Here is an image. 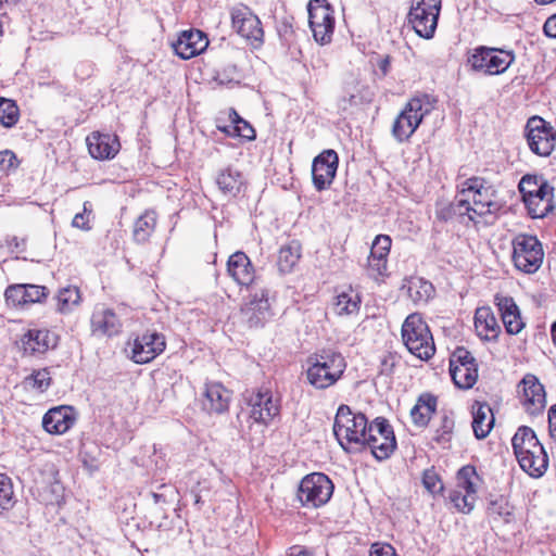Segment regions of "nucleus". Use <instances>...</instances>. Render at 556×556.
<instances>
[{"instance_id":"f257e3e1","label":"nucleus","mask_w":556,"mask_h":556,"mask_svg":"<svg viewBox=\"0 0 556 556\" xmlns=\"http://www.w3.org/2000/svg\"><path fill=\"white\" fill-rule=\"evenodd\" d=\"M369 426L365 414L353 412L349 405L341 404L334 416L333 434L346 453H359L364 451Z\"/></svg>"},{"instance_id":"f03ea898","label":"nucleus","mask_w":556,"mask_h":556,"mask_svg":"<svg viewBox=\"0 0 556 556\" xmlns=\"http://www.w3.org/2000/svg\"><path fill=\"white\" fill-rule=\"evenodd\" d=\"M306 379L317 390L334 386L346 369L343 355L333 349H321L307 359Z\"/></svg>"},{"instance_id":"7ed1b4c3","label":"nucleus","mask_w":556,"mask_h":556,"mask_svg":"<svg viewBox=\"0 0 556 556\" xmlns=\"http://www.w3.org/2000/svg\"><path fill=\"white\" fill-rule=\"evenodd\" d=\"M518 188L528 214L532 218H544L554 211V188L542 175H525Z\"/></svg>"},{"instance_id":"20e7f679","label":"nucleus","mask_w":556,"mask_h":556,"mask_svg":"<svg viewBox=\"0 0 556 556\" xmlns=\"http://www.w3.org/2000/svg\"><path fill=\"white\" fill-rule=\"evenodd\" d=\"M432 109L428 94L412 98L393 122L391 130L393 138L399 143L408 141Z\"/></svg>"},{"instance_id":"39448f33","label":"nucleus","mask_w":556,"mask_h":556,"mask_svg":"<svg viewBox=\"0 0 556 556\" xmlns=\"http://www.w3.org/2000/svg\"><path fill=\"white\" fill-rule=\"evenodd\" d=\"M402 339L407 350L421 361L430 359L435 353L430 329L418 313L408 315L404 320Z\"/></svg>"},{"instance_id":"423d86ee","label":"nucleus","mask_w":556,"mask_h":556,"mask_svg":"<svg viewBox=\"0 0 556 556\" xmlns=\"http://www.w3.org/2000/svg\"><path fill=\"white\" fill-rule=\"evenodd\" d=\"M513 262L526 274H534L543 263L544 250L541 241L532 235L519 233L513 239Z\"/></svg>"},{"instance_id":"0eeeda50","label":"nucleus","mask_w":556,"mask_h":556,"mask_svg":"<svg viewBox=\"0 0 556 556\" xmlns=\"http://www.w3.org/2000/svg\"><path fill=\"white\" fill-rule=\"evenodd\" d=\"M466 192L473 193L471 210L475 215H496L502 208V203L496 199V189L483 177L473 176L466 179L459 193L464 195Z\"/></svg>"},{"instance_id":"6e6552de","label":"nucleus","mask_w":556,"mask_h":556,"mask_svg":"<svg viewBox=\"0 0 556 556\" xmlns=\"http://www.w3.org/2000/svg\"><path fill=\"white\" fill-rule=\"evenodd\" d=\"M334 485L329 477L323 472H312L300 481L296 497L302 506L318 508L329 502Z\"/></svg>"},{"instance_id":"1a4fd4ad","label":"nucleus","mask_w":556,"mask_h":556,"mask_svg":"<svg viewBox=\"0 0 556 556\" xmlns=\"http://www.w3.org/2000/svg\"><path fill=\"white\" fill-rule=\"evenodd\" d=\"M397 443L392 426L384 417H377L368 427L364 450L369 447L378 462L386 460L396 450Z\"/></svg>"},{"instance_id":"9d476101","label":"nucleus","mask_w":556,"mask_h":556,"mask_svg":"<svg viewBox=\"0 0 556 556\" xmlns=\"http://www.w3.org/2000/svg\"><path fill=\"white\" fill-rule=\"evenodd\" d=\"M515 53L511 50L479 46L473 49L468 62L476 72L486 75H501L514 63Z\"/></svg>"},{"instance_id":"9b49d317","label":"nucleus","mask_w":556,"mask_h":556,"mask_svg":"<svg viewBox=\"0 0 556 556\" xmlns=\"http://www.w3.org/2000/svg\"><path fill=\"white\" fill-rule=\"evenodd\" d=\"M441 11V0H413L408 22L416 34L425 39L434 36Z\"/></svg>"},{"instance_id":"f8f14e48","label":"nucleus","mask_w":556,"mask_h":556,"mask_svg":"<svg viewBox=\"0 0 556 556\" xmlns=\"http://www.w3.org/2000/svg\"><path fill=\"white\" fill-rule=\"evenodd\" d=\"M525 137L532 153L549 156L556 146V130L541 116L534 115L527 121Z\"/></svg>"},{"instance_id":"ddd939ff","label":"nucleus","mask_w":556,"mask_h":556,"mask_svg":"<svg viewBox=\"0 0 556 556\" xmlns=\"http://www.w3.org/2000/svg\"><path fill=\"white\" fill-rule=\"evenodd\" d=\"M309 27L320 45L331 41L334 31V11L327 0H309L307 4Z\"/></svg>"},{"instance_id":"4468645a","label":"nucleus","mask_w":556,"mask_h":556,"mask_svg":"<svg viewBox=\"0 0 556 556\" xmlns=\"http://www.w3.org/2000/svg\"><path fill=\"white\" fill-rule=\"evenodd\" d=\"M338 166L339 156L332 149L324 150L314 157L312 163V180L317 191L326 190L331 186L337 175Z\"/></svg>"},{"instance_id":"2eb2a0df","label":"nucleus","mask_w":556,"mask_h":556,"mask_svg":"<svg viewBox=\"0 0 556 556\" xmlns=\"http://www.w3.org/2000/svg\"><path fill=\"white\" fill-rule=\"evenodd\" d=\"M166 348L165 337L156 331L147 330L134 340L131 359L137 364H147L157 357Z\"/></svg>"},{"instance_id":"dca6fc26","label":"nucleus","mask_w":556,"mask_h":556,"mask_svg":"<svg viewBox=\"0 0 556 556\" xmlns=\"http://www.w3.org/2000/svg\"><path fill=\"white\" fill-rule=\"evenodd\" d=\"M249 410L247 417L255 422L268 425L275 416L279 414V405L273 400V394L269 390H258L256 393L251 394L248 401ZM245 413L238 414V419L244 416Z\"/></svg>"},{"instance_id":"f3484780","label":"nucleus","mask_w":556,"mask_h":556,"mask_svg":"<svg viewBox=\"0 0 556 556\" xmlns=\"http://www.w3.org/2000/svg\"><path fill=\"white\" fill-rule=\"evenodd\" d=\"M231 23L233 29L243 38L253 42H263L264 30L260 18L245 5L231 9Z\"/></svg>"},{"instance_id":"a211bd4d","label":"nucleus","mask_w":556,"mask_h":556,"mask_svg":"<svg viewBox=\"0 0 556 556\" xmlns=\"http://www.w3.org/2000/svg\"><path fill=\"white\" fill-rule=\"evenodd\" d=\"M522 396L521 404L531 416L543 413L546 406V394L542 383L534 375H526L521 380Z\"/></svg>"},{"instance_id":"6ab92c4d","label":"nucleus","mask_w":556,"mask_h":556,"mask_svg":"<svg viewBox=\"0 0 556 556\" xmlns=\"http://www.w3.org/2000/svg\"><path fill=\"white\" fill-rule=\"evenodd\" d=\"M208 46L206 35L200 29L184 30L173 43L175 53L182 60L199 55Z\"/></svg>"},{"instance_id":"aec40b11","label":"nucleus","mask_w":556,"mask_h":556,"mask_svg":"<svg viewBox=\"0 0 556 556\" xmlns=\"http://www.w3.org/2000/svg\"><path fill=\"white\" fill-rule=\"evenodd\" d=\"M242 313L250 328L263 327L270 317L268 290L262 289L251 295L249 302L242 308Z\"/></svg>"},{"instance_id":"412c9836","label":"nucleus","mask_w":556,"mask_h":556,"mask_svg":"<svg viewBox=\"0 0 556 556\" xmlns=\"http://www.w3.org/2000/svg\"><path fill=\"white\" fill-rule=\"evenodd\" d=\"M91 332L97 337H113L122 331L123 324L112 308L98 306L90 319Z\"/></svg>"},{"instance_id":"4be33fe9","label":"nucleus","mask_w":556,"mask_h":556,"mask_svg":"<svg viewBox=\"0 0 556 556\" xmlns=\"http://www.w3.org/2000/svg\"><path fill=\"white\" fill-rule=\"evenodd\" d=\"M229 276L241 287H250L255 280V270L244 252L237 251L227 262Z\"/></svg>"},{"instance_id":"5701e85b","label":"nucleus","mask_w":556,"mask_h":556,"mask_svg":"<svg viewBox=\"0 0 556 556\" xmlns=\"http://www.w3.org/2000/svg\"><path fill=\"white\" fill-rule=\"evenodd\" d=\"M86 141L90 155L97 160L113 159L121 147L117 136L110 134L92 132Z\"/></svg>"},{"instance_id":"b1692460","label":"nucleus","mask_w":556,"mask_h":556,"mask_svg":"<svg viewBox=\"0 0 556 556\" xmlns=\"http://www.w3.org/2000/svg\"><path fill=\"white\" fill-rule=\"evenodd\" d=\"M74 422L73 409L70 406L52 407L42 417V428L50 434H63Z\"/></svg>"},{"instance_id":"393cba45","label":"nucleus","mask_w":556,"mask_h":556,"mask_svg":"<svg viewBox=\"0 0 556 556\" xmlns=\"http://www.w3.org/2000/svg\"><path fill=\"white\" fill-rule=\"evenodd\" d=\"M56 343V336L49 330L30 329L21 338V348L28 355L43 354Z\"/></svg>"},{"instance_id":"a878e982","label":"nucleus","mask_w":556,"mask_h":556,"mask_svg":"<svg viewBox=\"0 0 556 556\" xmlns=\"http://www.w3.org/2000/svg\"><path fill=\"white\" fill-rule=\"evenodd\" d=\"M496 301L506 332L509 334L519 333L523 329L525 323L514 299L510 296H496Z\"/></svg>"},{"instance_id":"bb28decb","label":"nucleus","mask_w":556,"mask_h":556,"mask_svg":"<svg viewBox=\"0 0 556 556\" xmlns=\"http://www.w3.org/2000/svg\"><path fill=\"white\" fill-rule=\"evenodd\" d=\"M204 396L203 407L208 413L223 414L228 410L230 393L222 383H206Z\"/></svg>"},{"instance_id":"cd10ccee","label":"nucleus","mask_w":556,"mask_h":556,"mask_svg":"<svg viewBox=\"0 0 556 556\" xmlns=\"http://www.w3.org/2000/svg\"><path fill=\"white\" fill-rule=\"evenodd\" d=\"M517 460L523 471L533 478L542 477L548 467V456L544 446L538 450H528L523 455H518Z\"/></svg>"},{"instance_id":"c85d7f7f","label":"nucleus","mask_w":556,"mask_h":556,"mask_svg":"<svg viewBox=\"0 0 556 556\" xmlns=\"http://www.w3.org/2000/svg\"><path fill=\"white\" fill-rule=\"evenodd\" d=\"M492 408L486 403L476 402L472 405V430L478 440L485 439L494 426Z\"/></svg>"},{"instance_id":"c756f323","label":"nucleus","mask_w":556,"mask_h":556,"mask_svg":"<svg viewBox=\"0 0 556 556\" xmlns=\"http://www.w3.org/2000/svg\"><path fill=\"white\" fill-rule=\"evenodd\" d=\"M438 399L431 393H421L410 409V417L416 427L425 428L429 425L437 410Z\"/></svg>"},{"instance_id":"7c9ffc66","label":"nucleus","mask_w":556,"mask_h":556,"mask_svg":"<svg viewBox=\"0 0 556 556\" xmlns=\"http://www.w3.org/2000/svg\"><path fill=\"white\" fill-rule=\"evenodd\" d=\"M475 328L477 334L486 341L496 340L501 332V327L490 307L477 308Z\"/></svg>"},{"instance_id":"2f4dec72","label":"nucleus","mask_w":556,"mask_h":556,"mask_svg":"<svg viewBox=\"0 0 556 556\" xmlns=\"http://www.w3.org/2000/svg\"><path fill=\"white\" fill-rule=\"evenodd\" d=\"M471 213V204L468 199L462 198L450 203H437L435 216L439 220L444 223L455 217H464L465 215H467L470 220H475V216Z\"/></svg>"},{"instance_id":"473e14b6","label":"nucleus","mask_w":556,"mask_h":556,"mask_svg":"<svg viewBox=\"0 0 556 556\" xmlns=\"http://www.w3.org/2000/svg\"><path fill=\"white\" fill-rule=\"evenodd\" d=\"M370 93L368 88L361 84L357 79H352L345 84L343 96L339 100V108L346 111L351 106L369 102Z\"/></svg>"},{"instance_id":"72a5a7b5","label":"nucleus","mask_w":556,"mask_h":556,"mask_svg":"<svg viewBox=\"0 0 556 556\" xmlns=\"http://www.w3.org/2000/svg\"><path fill=\"white\" fill-rule=\"evenodd\" d=\"M157 214L153 210H147L135 222L132 228L134 241L138 244H144L155 230Z\"/></svg>"},{"instance_id":"f704fd0d","label":"nucleus","mask_w":556,"mask_h":556,"mask_svg":"<svg viewBox=\"0 0 556 556\" xmlns=\"http://www.w3.org/2000/svg\"><path fill=\"white\" fill-rule=\"evenodd\" d=\"M216 184L218 189L225 195L236 197L238 193H240L244 181L243 176L239 170L227 167L219 172L216 177Z\"/></svg>"},{"instance_id":"c9c22d12","label":"nucleus","mask_w":556,"mask_h":556,"mask_svg":"<svg viewBox=\"0 0 556 556\" xmlns=\"http://www.w3.org/2000/svg\"><path fill=\"white\" fill-rule=\"evenodd\" d=\"M511 445L515 456L523 455L528 450H538L543 445L536 438L535 432L527 426H521L517 429L511 439Z\"/></svg>"},{"instance_id":"e433bc0d","label":"nucleus","mask_w":556,"mask_h":556,"mask_svg":"<svg viewBox=\"0 0 556 556\" xmlns=\"http://www.w3.org/2000/svg\"><path fill=\"white\" fill-rule=\"evenodd\" d=\"M435 290L433 285L420 277H412L407 280V293L416 304H426L432 299Z\"/></svg>"},{"instance_id":"4c0bfd02","label":"nucleus","mask_w":556,"mask_h":556,"mask_svg":"<svg viewBox=\"0 0 556 556\" xmlns=\"http://www.w3.org/2000/svg\"><path fill=\"white\" fill-rule=\"evenodd\" d=\"M301 257V245L298 241H292L280 248L278 253L277 266L280 273L288 274L292 271Z\"/></svg>"},{"instance_id":"58836bf2","label":"nucleus","mask_w":556,"mask_h":556,"mask_svg":"<svg viewBox=\"0 0 556 556\" xmlns=\"http://www.w3.org/2000/svg\"><path fill=\"white\" fill-rule=\"evenodd\" d=\"M450 374L454 384L463 390L473 387L478 379V366L460 367L458 365L450 366Z\"/></svg>"},{"instance_id":"ea45409f","label":"nucleus","mask_w":556,"mask_h":556,"mask_svg":"<svg viewBox=\"0 0 556 556\" xmlns=\"http://www.w3.org/2000/svg\"><path fill=\"white\" fill-rule=\"evenodd\" d=\"M486 511L494 520H502L508 523L511 520L514 507L505 496L498 495L494 498H490Z\"/></svg>"},{"instance_id":"a19ab883","label":"nucleus","mask_w":556,"mask_h":556,"mask_svg":"<svg viewBox=\"0 0 556 556\" xmlns=\"http://www.w3.org/2000/svg\"><path fill=\"white\" fill-rule=\"evenodd\" d=\"M359 307L361 298L352 291L338 294L333 303V311L339 316L356 314Z\"/></svg>"},{"instance_id":"79ce46f5","label":"nucleus","mask_w":556,"mask_h":556,"mask_svg":"<svg viewBox=\"0 0 556 556\" xmlns=\"http://www.w3.org/2000/svg\"><path fill=\"white\" fill-rule=\"evenodd\" d=\"M455 421L451 414L444 413L441 416L439 426L434 429L432 441L438 445L446 448L450 447V443L453 438Z\"/></svg>"},{"instance_id":"37998d69","label":"nucleus","mask_w":556,"mask_h":556,"mask_svg":"<svg viewBox=\"0 0 556 556\" xmlns=\"http://www.w3.org/2000/svg\"><path fill=\"white\" fill-rule=\"evenodd\" d=\"M479 480L476 467L472 465L463 466L456 475L457 488L467 493H477L476 481Z\"/></svg>"},{"instance_id":"c03bdc74","label":"nucleus","mask_w":556,"mask_h":556,"mask_svg":"<svg viewBox=\"0 0 556 556\" xmlns=\"http://www.w3.org/2000/svg\"><path fill=\"white\" fill-rule=\"evenodd\" d=\"M20 117V110L13 100L0 98V124L7 128L13 127Z\"/></svg>"},{"instance_id":"a18cd8bd","label":"nucleus","mask_w":556,"mask_h":556,"mask_svg":"<svg viewBox=\"0 0 556 556\" xmlns=\"http://www.w3.org/2000/svg\"><path fill=\"white\" fill-rule=\"evenodd\" d=\"M51 375L48 368L34 370L28 377L25 378L24 383L39 392H46L51 386Z\"/></svg>"},{"instance_id":"49530a36","label":"nucleus","mask_w":556,"mask_h":556,"mask_svg":"<svg viewBox=\"0 0 556 556\" xmlns=\"http://www.w3.org/2000/svg\"><path fill=\"white\" fill-rule=\"evenodd\" d=\"M448 498L455 508L463 514H469L476 503V494L467 492L464 494L460 490H452L448 494Z\"/></svg>"},{"instance_id":"de8ad7c7","label":"nucleus","mask_w":556,"mask_h":556,"mask_svg":"<svg viewBox=\"0 0 556 556\" xmlns=\"http://www.w3.org/2000/svg\"><path fill=\"white\" fill-rule=\"evenodd\" d=\"M58 309L62 313L70 311L80 300L79 289L77 287H66L59 291L56 295Z\"/></svg>"},{"instance_id":"09e8293b","label":"nucleus","mask_w":556,"mask_h":556,"mask_svg":"<svg viewBox=\"0 0 556 556\" xmlns=\"http://www.w3.org/2000/svg\"><path fill=\"white\" fill-rule=\"evenodd\" d=\"M15 503L13 483L7 473L0 472V509L8 510Z\"/></svg>"},{"instance_id":"8fccbe9b","label":"nucleus","mask_w":556,"mask_h":556,"mask_svg":"<svg viewBox=\"0 0 556 556\" xmlns=\"http://www.w3.org/2000/svg\"><path fill=\"white\" fill-rule=\"evenodd\" d=\"M229 119L232 121L236 125V134L237 137H240L245 140H254L256 137V132L254 128L251 126L249 122L243 119L236 110H229Z\"/></svg>"},{"instance_id":"3c124183","label":"nucleus","mask_w":556,"mask_h":556,"mask_svg":"<svg viewBox=\"0 0 556 556\" xmlns=\"http://www.w3.org/2000/svg\"><path fill=\"white\" fill-rule=\"evenodd\" d=\"M422 485L431 494H440L444 490L440 476L434 468H429L422 472Z\"/></svg>"},{"instance_id":"603ef678","label":"nucleus","mask_w":556,"mask_h":556,"mask_svg":"<svg viewBox=\"0 0 556 556\" xmlns=\"http://www.w3.org/2000/svg\"><path fill=\"white\" fill-rule=\"evenodd\" d=\"M25 283L9 286L4 292L7 303L14 307L25 306Z\"/></svg>"},{"instance_id":"864d4df0","label":"nucleus","mask_w":556,"mask_h":556,"mask_svg":"<svg viewBox=\"0 0 556 556\" xmlns=\"http://www.w3.org/2000/svg\"><path fill=\"white\" fill-rule=\"evenodd\" d=\"M25 306L35 303H41L49 294L45 286L25 283Z\"/></svg>"},{"instance_id":"5fc2aeb1","label":"nucleus","mask_w":556,"mask_h":556,"mask_svg":"<svg viewBox=\"0 0 556 556\" xmlns=\"http://www.w3.org/2000/svg\"><path fill=\"white\" fill-rule=\"evenodd\" d=\"M454 365H458L460 367L478 366L476 358L464 346H458L453 352L451 359H450V366H454Z\"/></svg>"},{"instance_id":"6e6d98bb","label":"nucleus","mask_w":556,"mask_h":556,"mask_svg":"<svg viewBox=\"0 0 556 556\" xmlns=\"http://www.w3.org/2000/svg\"><path fill=\"white\" fill-rule=\"evenodd\" d=\"M399 364V356L395 353L388 352L380 358L379 374L381 376L391 377Z\"/></svg>"},{"instance_id":"4d7b16f0","label":"nucleus","mask_w":556,"mask_h":556,"mask_svg":"<svg viewBox=\"0 0 556 556\" xmlns=\"http://www.w3.org/2000/svg\"><path fill=\"white\" fill-rule=\"evenodd\" d=\"M18 166L17 157L11 150L0 151V170L9 172Z\"/></svg>"},{"instance_id":"13d9d810","label":"nucleus","mask_w":556,"mask_h":556,"mask_svg":"<svg viewBox=\"0 0 556 556\" xmlns=\"http://www.w3.org/2000/svg\"><path fill=\"white\" fill-rule=\"evenodd\" d=\"M238 76V67L235 64H229L217 72L216 79L220 84H229L237 80Z\"/></svg>"},{"instance_id":"bf43d9fd","label":"nucleus","mask_w":556,"mask_h":556,"mask_svg":"<svg viewBox=\"0 0 556 556\" xmlns=\"http://www.w3.org/2000/svg\"><path fill=\"white\" fill-rule=\"evenodd\" d=\"M369 556H396V552L391 544L374 543Z\"/></svg>"},{"instance_id":"052dcab7","label":"nucleus","mask_w":556,"mask_h":556,"mask_svg":"<svg viewBox=\"0 0 556 556\" xmlns=\"http://www.w3.org/2000/svg\"><path fill=\"white\" fill-rule=\"evenodd\" d=\"M86 205L87 203L84 204V212L77 213L72 220V226L81 230H89L91 228L89 225V214H86Z\"/></svg>"},{"instance_id":"680f3d73","label":"nucleus","mask_w":556,"mask_h":556,"mask_svg":"<svg viewBox=\"0 0 556 556\" xmlns=\"http://www.w3.org/2000/svg\"><path fill=\"white\" fill-rule=\"evenodd\" d=\"M387 258H375L368 256V267L377 275H383L387 270Z\"/></svg>"},{"instance_id":"e2e57ef3","label":"nucleus","mask_w":556,"mask_h":556,"mask_svg":"<svg viewBox=\"0 0 556 556\" xmlns=\"http://www.w3.org/2000/svg\"><path fill=\"white\" fill-rule=\"evenodd\" d=\"M543 31L546 37L556 39V13L545 21Z\"/></svg>"},{"instance_id":"0e129e2a","label":"nucleus","mask_w":556,"mask_h":556,"mask_svg":"<svg viewBox=\"0 0 556 556\" xmlns=\"http://www.w3.org/2000/svg\"><path fill=\"white\" fill-rule=\"evenodd\" d=\"M391 243L392 240L388 235H378L372 242L377 249L388 250V253L390 252Z\"/></svg>"},{"instance_id":"69168bd1","label":"nucleus","mask_w":556,"mask_h":556,"mask_svg":"<svg viewBox=\"0 0 556 556\" xmlns=\"http://www.w3.org/2000/svg\"><path fill=\"white\" fill-rule=\"evenodd\" d=\"M548 431L551 438L556 442V404L548 410Z\"/></svg>"},{"instance_id":"338daca9","label":"nucleus","mask_w":556,"mask_h":556,"mask_svg":"<svg viewBox=\"0 0 556 556\" xmlns=\"http://www.w3.org/2000/svg\"><path fill=\"white\" fill-rule=\"evenodd\" d=\"M288 556H314V552L302 545H293L289 548Z\"/></svg>"},{"instance_id":"774afa93","label":"nucleus","mask_w":556,"mask_h":556,"mask_svg":"<svg viewBox=\"0 0 556 556\" xmlns=\"http://www.w3.org/2000/svg\"><path fill=\"white\" fill-rule=\"evenodd\" d=\"M217 129L229 137H237L236 125L232 121H230L229 125H225V126L217 125Z\"/></svg>"}]
</instances>
